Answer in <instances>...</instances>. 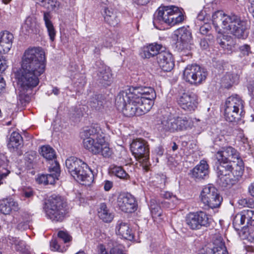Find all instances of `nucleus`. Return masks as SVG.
<instances>
[{
	"instance_id": "nucleus-1",
	"label": "nucleus",
	"mask_w": 254,
	"mask_h": 254,
	"mask_svg": "<svg viewBox=\"0 0 254 254\" xmlns=\"http://www.w3.org/2000/svg\"><path fill=\"white\" fill-rule=\"evenodd\" d=\"M45 52L41 48H29L25 51L22 57L21 73L18 80L20 100L26 101L29 99L26 92L38 84L39 76L45 69Z\"/></svg>"
},
{
	"instance_id": "nucleus-2",
	"label": "nucleus",
	"mask_w": 254,
	"mask_h": 254,
	"mask_svg": "<svg viewBox=\"0 0 254 254\" xmlns=\"http://www.w3.org/2000/svg\"><path fill=\"white\" fill-rule=\"evenodd\" d=\"M156 97V92L151 87L131 86L119 93L115 104L118 108L122 107L124 116H139L150 110Z\"/></svg>"
},
{
	"instance_id": "nucleus-3",
	"label": "nucleus",
	"mask_w": 254,
	"mask_h": 254,
	"mask_svg": "<svg viewBox=\"0 0 254 254\" xmlns=\"http://www.w3.org/2000/svg\"><path fill=\"white\" fill-rule=\"evenodd\" d=\"M213 25L217 30V19L222 21L223 28L227 32L238 39H245L248 36V25L246 20L234 13L225 14L222 11H217L212 16Z\"/></svg>"
},
{
	"instance_id": "nucleus-4",
	"label": "nucleus",
	"mask_w": 254,
	"mask_h": 254,
	"mask_svg": "<svg viewBox=\"0 0 254 254\" xmlns=\"http://www.w3.org/2000/svg\"><path fill=\"white\" fill-rule=\"evenodd\" d=\"M65 166L70 175L85 186H89L94 181V175L88 165L75 157L65 161Z\"/></svg>"
},
{
	"instance_id": "nucleus-5",
	"label": "nucleus",
	"mask_w": 254,
	"mask_h": 254,
	"mask_svg": "<svg viewBox=\"0 0 254 254\" xmlns=\"http://www.w3.org/2000/svg\"><path fill=\"white\" fill-rule=\"evenodd\" d=\"M45 211L47 217L52 221L62 222L68 213L69 207L63 197L54 194L46 201Z\"/></svg>"
},
{
	"instance_id": "nucleus-6",
	"label": "nucleus",
	"mask_w": 254,
	"mask_h": 254,
	"mask_svg": "<svg viewBox=\"0 0 254 254\" xmlns=\"http://www.w3.org/2000/svg\"><path fill=\"white\" fill-rule=\"evenodd\" d=\"M244 101L238 95H233L229 97L226 102L224 109L225 120L232 123L239 121L244 117Z\"/></svg>"
},
{
	"instance_id": "nucleus-7",
	"label": "nucleus",
	"mask_w": 254,
	"mask_h": 254,
	"mask_svg": "<svg viewBox=\"0 0 254 254\" xmlns=\"http://www.w3.org/2000/svg\"><path fill=\"white\" fill-rule=\"evenodd\" d=\"M174 35L177 38L175 50L182 56H191L192 37L189 28L185 27L180 28L175 31Z\"/></svg>"
},
{
	"instance_id": "nucleus-8",
	"label": "nucleus",
	"mask_w": 254,
	"mask_h": 254,
	"mask_svg": "<svg viewBox=\"0 0 254 254\" xmlns=\"http://www.w3.org/2000/svg\"><path fill=\"white\" fill-rule=\"evenodd\" d=\"M130 150L136 159L141 163L143 168L147 171L149 163V147L148 142L142 138H137L130 144Z\"/></svg>"
},
{
	"instance_id": "nucleus-9",
	"label": "nucleus",
	"mask_w": 254,
	"mask_h": 254,
	"mask_svg": "<svg viewBox=\"0 0 254 254\" xmlns=\"http://www.w3.org/2000/svg\"><path fill=\"white\" fill-rule=\"evenodd\" d=\"M83 145L85 149L93 154L101 155L106 158L111 156L112 151L105 138H83Z\"/></svg>"
},
{
	"instance_id": "nucleus-10",
	"label": "nucleus",
	"mask_w": 254,
	"mask_h": 254,
	"mask_svg": "<svg viewBox=\"0 0 254 254\" xmlns=\"http://www.w3.org/2000/svg\"><path fill=\"white\" fill-rule=\"evenodd\" d=\"M215 168L217 174V184L222 188L230 187L236 183L232 174L233 168L230 162L218 161Z\"/></svg>"
},
{
	"instance_id": "nucleus-11",
	"label": "nucleus",
	"mask_w": 254,
	"mask_h": 254,
	"mask_svg": "<svg viewBox=\"0 0 254 254\" xmlns=\"http://www.w3.org/2000/svg\"><path fill=\"white\" fill-rule=\"evenodd\" d=\"M207 76L206 70L196 64L188 65L183 73L184 79L194 85L200 84L206 79Z\"/></svg>"
},
{
	"instance_id": "nucleus-12",
	"label": "nucleus",
	"mask_w": 254,
	"mask_h": 254,
	"mask_svg": "<svg viewBox=\"0 0 254 254\" xmlns=\"http://www.w3.org/2000/svg\"><path fill=\"white\" fill-rule=\"evenodd\" d=\"M200 197L201 201L205 206L212 209L219 207L223 200L218 190L210 185L205 186L203 189Z\"/></svg>"
},
{
	"instance_id": "nucleus-13",
	"label": "nucleus",
	"mask_w": 254,
	"mask_h": 254,
	"mask_svg": "<svg viewBox=\"0 0 254 254\" xmlns=\"http://www.w3.org/2000/svg\"><path fill=\"white\" fill-rule=\"evenodd\" d=\"M186 223L190 229L199 230L202 227H209L211 218L206 212L202 211L190 212L186 217Z\"/></svg>"
},
{
	"instance_id": "nucleus-14",
	"label": "nucleus",
	"mask_w": 254,
	"mask_h": 254,
	"mask_svg": "<svg viewBox=\"0 0 254 254\" xmlns=\"http://www.w3.org/2000/svg\"><path fill=\"white\" fill-rule=\"evenodd\" d=\"M13 35L5 31L0 33V54L7 53L12 47ZM6 61L0 55V72H2L7 68Z\"/></svg>"
},
{
	"instance_id": "nucleus-15",
	"label": "nucleus",
	"mask_w": 254,
	"mask_h": 254,
	"mask_svg": "<svg viewBox=\"0 0 254 254\" xmlns=\"http://www.w3.org/2000/svg\"><path fill=\"white\" fill-rule=\"evenodd\" d=\"M117 206L124 212L132 213L136 210L137 204L132 195L129 193H122L117 198Z\"/></svg>"
},
{
	"instance_id": "nucleus-16",
	"label": "nucleus",
	"mask_w": 254,
	"mask_h": 254,
	"mask_svg": "<svg viewBox=\"0 0 254 254\" xmlns=\"http://www.w3.org/2000/svg\"><path fill=\"white\" fill-rule=\"evenodd\" d=\"M49 174H42L37 179V182L39 184L47 185H54L60 174V165L57 161H55L49 167Z\"/></svg>"
},
{
	"instance_id": "nucleus-17",
	"label": "nucleus",
	"mask_w": 254,
	"mask_h": 254,
	"mask_svg": "<svg viewBox=\"0 0 254 254\" xmlns=\"http://www.w3.org/2000/svg\"><path fill=\"white\" fill-rule=\"evenodd\" d=\"M179 106L187 111H193L197 107V96L192 92H185L181 95L178 99Z\"/></svg>"
},
{
	"instance_id": "nucleus-18",
	"label": "nucleus",
	"mask_w": 254,
	"mask_h": 254,
	"mask_svg": "<svg viewBox=\"0 0 254 254\" xmlns=\"http://www.w3.org/2000/svg\"><path fill=\"white\" fill-rule=\"evenodd\" d=\"M218 161L230 162L240 158L238 151L232 146L222 147L215 154Z\"/></svg>"
},
{
	"instance_id": "nucleus-19",
	"label": "nucleus",
	"mask_w": 254,
	"mask_h": 254,
	"mask_svg": "<svg viewBox=\"0 0 254 254\" xmlns=\"http://www.w3.org/2000/svg\"><path fill=\"white\" fill-rule=\"evenodd\" d=\"M171 10V5H161L156 11L154 14L153 23L164 24L169 26V20Z\"/></svg>"
},
{
	"instance_id": "nucleus-20",
	"label": "nucleus",
	"mask_w": 254,
	"mask_h": 254,
	"mask_svg": "<svg viewBox=\"0 0 254 254\" xmlns=\"http://www.w3.org/2000/svg\"><path fill=\"white\" fill-rule=\"evenodd\" d=\"M160 67L164 71H171L175 66L173 55L170 52L161 51L156 59Z\"/></svg>"
},
{
	"instance_id": "nucleus-21",
	"label": "nucleus",
	"mask_w": 254,
	"mask_h": 254,
	"mask_svg": "<svg viewBox=\"0 0 254 254\" xmlns=\"http://www.w3.org/2000/svg\"><path fill=\"white\" fill-rule=\"evenodd\" d=\"M209 166L204 160H201L199 163L190 170V176L196 180H201L208 177Z\"/></svg>"
},
{
	"instance_id": "nucleus-22",
	"label": "nucleus",
	"mask_w": 254,
	"mask_h": 254,
	"mask_svg": "<svg viewBox=\"0 0 254 254\" xmlns=\"http://www.w3.org/2000/svg\"><path fill=\"white\" fill-rule=\"evenodd\" d=\"M163 47L161 44L156 43H151L144 46L140 53V55L143 59H150L156 57V59L159 54L163 51Z\"/></svg>"
},
{
	"instance_id": "nucleus-23",
	"label": "nucleus",
	"mask_w": 254,
	"mask_h": 254,
	"mask_svg": "<svg viewBox=\"0 0 254 254\" xmlns=\"http://www.w3.org/2000/svg\"><path fill=\"white\" fill-rule=\"evenodd\" d=\"M18 209L17 202L12 198H7L0 200V211L4 215H8L12 211H17Z\"/></svg>"
},
{
	"instance_id": "nucleus-24",
	"label": "nucleus",
	"mask_w": 254,
	"mask_h": 254,
	"mask_svg": "<svg viewBox=\"0 0 254 254\" xmlns=\"http://www.w3.org/2000/svg\"><path fill=\"white\" fill-rule=\"evenodd\" d=\"M98 82L104 86L110 85L112 83V74L109 67L103 66L97 73Z\"/></svg>"
},
{
	"instance_id": "nucleus-25",
	"label": "nucleus",
	"mask_w": 254,
	"mask_h": 254,
	"mask_svg": "<svg viewBox=\"0 0 254 254\" xmlns=\"http://www.w3.org/2000/svg\"><path fill=\"white\" fill-rule=\"evenodd\" d=\"M116 233L125 239L131 241L134 239V235L129 225L125 222L119 221L116 226Z\"/></svg>"
},
{
	"instance_id": "nucleus-26",
	"label": "nucleus",
	"mask_w": 254,
	"mask_h": 254,
	"mask_svg": "<svg viewBox=\"0 0 254 254\" xmlns=\"http://www.w3.org/2000/svg\"><path fill=\"white\" fill-rule=\"evenodd\" d=\"M171 10L170 16L169 26H173L182 23L184 20V10L175 5H171Z\"/></svg>"
},
{
	"instance_id": "nucleus-27",
	"label": "nucleus",
	"mask_w": 254,
	"mask_h": 254,
	"mask_svg": "<svg viewBox=\"0 0 254 254\" xmlns=\"http://www.w3.org/2000/svg\"><path fill=\"white\" fill-rule=\"evenodd\" d=\"M160 130L164 132L176 131V118L170 116H164L159 124Z\"/></svg>"
},
{
	"instance_id": "nucleus-28",
	"label": "nucleus",
	"mask_w": 254,
	"mask_h": 254,
	"mask_svg": "<svg viewBox=\"0 0 254 254\" xmlns=\"http://www.w3.org/2000/svg\"><path fill=\"white\" fill-rule=\"evenodd\" d=\"M239 51L240 62L244 64H249L253 57L251 46L248 44L243 45L239 47Z\"/></svg>"
},
{
	"instance_id": "nucleus-29",
	"label": "nucleus",
	"mask_w": 254,
	"mask_h": 254,
	"mask_svg": "<svg viewBox=\"0 0 254 254\" xmlns=\"http://www.w3.org/2000/svg\"><path fill=\"white\" fill-rule=\"evenodd\" d=\"M81 136L83 138L97 139L99 138H105L101 129L98 127L91 126L89 127H87L81 133Z\"/></svg>"
},
{
	"instance_id": "nucleus-30",
	"label": "nucleus",
	"mask_w": 254,
	"mask_h": 254,
	"mask_svg": "<svg viewBox=\"0 0 254 254\" xmlns=\"http://www.w3.org/2000/svg\"><path fill=\"white\" fill-rule=\"evenodd\" d=\"M230 163L233 168L232 176H233V179H236V183L243 174L244 164L241 157L234 161L230 162Z\"/></svg>"
},
{
	"instance_id": "nucleus-31",
	"label": "nucleus",
	"mask_w": 254,
	"mask_h": 254,
	"mask_svg": "<svg viewBox=\"0 0 254 254\" xmlns=\"http://www.w3.org/2000/svg\"><path fill=\"white\" fill-rule=\"evenodd\" d=\"M103 7V15L104 16L105 21L109 25L115 26L118 25L119 22V19L112 8L109 9L106 6Z\"/></svg>"
},
{
	"instance_id": "nucleus-32",
	"label": "nucleus",
	"mask_w": 254,
	"mask_h": 254,
	"mask_svg": "<svg viewBox=\"0 0 254 254\" xmlns=\"http://www.w3.org/2000/svg\"><path fill=\"white\" fill-rule=\"evenodd\" d=\"M176 118V131H182L191 128L193 125L191 120L187 117H177Z\"/></svg>"
},
{
	"instance_id": "nucleus-33",
	"label": "nucleus",
	"mask_w": 254,
	"mask_h": 254,
	"mask_svg": "<svg viewBox=\"0 0 254 254\" xmlns=\"http://www.w3.org/2000/svg\"><path fill=\"white\" fill-rule=\"evenodd\" d=\"M23 28L28 34H37L39 31V26L34 17H28L25 20Z\"/></svg>"
},
{
	"instance_id": "nucleus-34",
	"label": "nucleus",
	"mask_w": 254,
	"mask_h": 254,
	"mask_svg": "<svg viewBox=\"0 0 254 254\" xmlns=\"http://www.w3.org/2000/svg\"><path fill=\"white\" fill-rule=\"evenodd\" d=\"M209 248L213 250L214 254H228L224 242L221 237H216L213 242V246Z\"/></svg>"
},
{
	"instance_id": "nucleus-35",
	"label": "nucleus",
	"mask_w": 254,
	"mask_h": 254,
	"mask_svg": "<svg viewBox=\"0 0 254 254\" xmlns=\"http://www.w3.org/2000/svg\"><path fill=\"white\" fill-rule=\"evenodd\" d=\"M239 80V75L237 73L227 72L221 79L222 86L226 88H230Z\"/></svg>"
},
{
	"instance_id": "nucleus-36",
	"label": "nucleus",
	"mask_w": 254,
	"mask_h": 254,
	"mask_svg": "<svg viewBox=\"0 0 254 254\" xmlns=\"http://www.w3.org/2000/svg\"><path fill=\"white\" fill-rule=\"evenodd\" d=\"M22 142V137L21 135L15 131L12 132L7 143V147L9 149H18Z\"/></svg>"
},
{
	"instance_id": "nucleus-37",
	"label": "nucleus",
	"mask_w": 254,
	"mask_h": 254,
	"mask_svg": "<svg viewBox=\"0 0 254 254\" xmlns=\"http://www.w3.org/2000/svg\"><path fill=\"white\" fill-rule=\"evenodd\" d=\"M44 20L46 27L47 29L48 35L51 41H54L55 39L56 31L53 26V24L50 19L51 18V14L49 12L44 13Z\"/></svg>"
},
{
	"instance_id": "nucleus-38",
	"label": "nucleus",
	"mask_w": 254,
	"mask_h": 254,
	"mask_svg": "<svg viewBox=\"0 0 254 254\" xmlns=\"http://www.w3.org/2000/svg\"><path fill=\"white\" fill-rule=\"evenodd\" d=\"M104 100L101 94H95L90 99L89 105L91 108L99 111L103 108Z\"/></svg>"
},
{
	"instance_id": "nucleus-39",
	"label": "nucleus",
	"mask_w": 254,
	"mask_h": 254,
	"mask_svg": "<svg viewBox=\"0 0 254 254\" xmlns=\"http://www.w3.org/2000/svg\"><path fill=\"white\" fill-rule=\"evenodd\" d=\"M99 217L105 222H110L113 219V215L109 212L105 203H101L98 211Z\"/></svg>"
},
{
	"instance_id": "nucleus-40",
	"label": "nucleus",
	"mask_w": 254,
	"mask_h": 254,
	"mask_svg": "<svg viewBox=\"0 0 254 254\" xmlns=\"http://www.w3.org/2000/svg\"><path fill=\"white\" fill-rule=\"evenodd\" d=\"M40 154L47 160H53L56 158V152L49 145H44L40 148Z\"/></svg>"
},
{
	"instance_id": "nucleus-41",
	"label": "nucleus",
	"mask_w": 254,
	"mask_h": 254,
	"mask_svg": "<svg viewBox=\"0 0 254 254\" xmlns=\"http://www.w3.org/2000/svg\"><path fill=\"white\" fill-rule=\"evenodd\" d=\"M8 162L6 156L4 154L0 153V181L6 177L10 173L6 169Z\"/></svg>"
},
{
	"instance_id": "nucleus-42",
	"label": "nucleus",
	"mask_w": 254,
	"mask_h": 254,
	"mask_svg": "<svg viewBox=\"0 0 254 254\" xmlns=\"http://www.w3.org/2000/svg\"><path fill=\"white\" fill-rule=\"evenodd\" d=\"M97 249L98 254H108L103 245L100 244L98 246ZM110 253V254H125L124 253L123 246L120 245L114 246L111 249Z\"/></svg>"
},
{
	"instance_id": "nucleus-43",
	"label": "nucleus",
	"mask_w": 254,
	"mask_h": 254,
	"mask_svg": "<svg viewBox=\"0 0 254 254\" xmlns=\"http://www.w3.org/2000/svg\"><path fill=\"white\" fill-rule=\"evenodd\" d=\"M149 207L152 218L154 220L161 216L162 211L157 200L151 199Z\"/></svg>"
},
{
	"instance_id": "nucleus-44",
	"label": "nucleus",
	"mask_w": 254,
	"mask_h": 254,
	"mask_svg": "<svg viewBox=\"0 0 254 254\" xmlns=\"http://www.w3.org/2000/svg\"><path fill=\"white\" fill-rule=\"evenodd\" d=\"M110 171L112 174L120 179L127 180L129 178V175L121 166L111 165L110 168Z\"/></svg>"
},
{
	"instance_id": "nucleus-45",
	"label": "nucleus",
	"mask_w": 254,
	"mask_h": 254,
	"mask_svg": "<svg viewBox=\"0 0 254 254\" xmlns=\"http://www.w3.org/2000/svg\"><path fill=\"white\" fill-rule=\"evenodd\" d=\"M246 219L244 217V215L241 212V213L237 214L234 219L233 221V225L235 229L237 231H239L241 228H244L246 227V225L242 226V225L245 224Z\"/></svg>"
},
{
	"instance_id": "nucleus-46",
	"label": "nucleus",
	"mask_w": 254,
	"mask_h": 254,
	"mask_svg": "<svg viewBox=\"0 0 254 254\" xmlns=\"http://www.w3.org/2000/svg\"><path fill=\"white\" fill-rule=\"evenodd\" d=\"M50 10L56 11L59 9L60 3L57 0H46L41 4Z\"/></svg>"
},
{
	"instance_id": "nucleus-47",
	"label": "nucleus",
	"mask_w": 254,
	"mask_h": 254,
	"mask_svg": "<svg viewBox=\"0 0 254 254\" xmlns=\"http://www.w3.org/2000/svg\"><path fill=\"white\" fill-rule=\"evenodd\" d=\"M244 217L246 221V226L249 228V225L251 221H254V210L251 209L244 210L242 211Z\"/></svg>"
},
{
	"instance_id": "nucleus-48",
	"label": "nucleus",
	"mask_w": 254,
	"mask_h": 254,
	"mask_svg": "<svg viewBox=\"0 0 254 254\" xmlns=\"http://www.w3.org/2000/svg\"><path fill=\"white\" fill-rule=\"evenodd\" d=\"M12 244L14 245V248L17 252L23 253L25 250V243L18 239L15 238H13Z\"/></svg>"
},
{
	"instance_id": "nucleus-49",
	"label": "nucleus",
	"mask_w": 254,
	"mask_h": 254,
	"mask_svg": "<svg viewBox=\"0 0 254 254\" xmlns=\"http://www.w3.org/2000/svg\"><path fill=\"white\" fill-rule=\"evenodd\" d=\"M228 39H230L231 37L223 35L222 38H217V41L222 48L228 49L229 48L228 47L230 46V43Z\"/></svg>"
},
{
	"instance_id": "nucleus-50",
	"label": "nucleus",
	"mask_w": 254,
	"mask_h": 254,
	"mask_svg": "<svg viewBox=\"0 0 254 254\" xmlns=\"http://www.w3.org/2000/svg\"><path fill=\"white\" fill-rule=\"evenodd\" d=\"M58 237L64 243L70 242L72 239L71 236L66 231H60L58 233Z\"/></svg>"
},
{
	"instance_id": "nucleus-51",
	"label": "nucleus",
	"mask_w": 254,
	"mask_h": 254,
	"mask_svg": "<svg viewBox=\"0 0 254 254\" xmlns=\"http://www.w3.org/2000/svg\"><path fill=\"white\" fill-rule=\"evenodd\" d=\"M35 158V153L28 154L25 157L26 164L28 169H31L33 167Z\"/></svg>"
},
{
	"instance_id": "nucleus-52",
	"label": "nucleus",
	"mask_w": 254,
	"mask_h": 254,
	"mask_svg": "<svg viewBox=\"0 0 254 254\" xmlns=\"http://www.w3.org/2000/svg\"><path fill=\"white\" fill-rule=\"evenodd\" d=\"M50 247L52 251H59L60 249V246L58 244V242L57 239H53L50 242Z\"/></svg>"
},
{
	"instance_id": "nucleus-53",
	"label": "nucleus",
	"mask_w": 254,
	"mask_h": 254,
	"mask_svg": "<svg viewBox=\"0 0 254 254\" xmlns=\"http://www.w3.org/2000/svg\"><path fill=\"white\" fill-rule=\"evenodd\" d=\"M197 254H214L213 250L209 248V246H205L201 249Z\"/></svg>"
},
{
	"instance_id": "nucleus-54",
	"label": "nucleus",
	"mask_w": 254,
	"mask_h": 254,
	"mask_svg": "<svg viewBox=\"0 0 254 254\" xmlns=\"http://www.w3.org/2000/svg\"><path fill=\"white\" fill-rule=\"evenodd\" d=\"M23 196L27 198H30L33 196L34 192L31 189H27L23 190Z\"/></svg>"
},
{
	"instance_id": "nucleus-55",
	"label": "nucleus",
	"mask_w": 254,
	"mask_h": 254,
	"mask_svg": "<svg viewBox=\"0 0 254 254\" xmlns=\"http://www.w3.org/2000/svg\"><path fill=\"white\" fill-rule=\"evenodd\" d=\"M210 29V26L208 24H205L200 27L199 31L201 34L206 35L209 31Z\"/></svg>"
},
{
	"instance_id": "nucleus-56",
	"label": "nucleus",
	"mask_w": 254,
	"mask_h": 254,
	"mask_svg": "<svg viewBox=\"0 0 254 254\" xmlns=\"http://www.w3.org/2000/svg\"><path fill=\"white\" fill-rule=\"evenodd\" d=\"M29 228L28 223L26 222H21L17 225V229L19 230H24Z\"/></svg>"
},
{
	"instance_id": "nucleus-57",
	"label": "nucleus",
	"mask_w": 254,
	"mask_h": 254,
	"mask_svg": "<svg viewBox=\"0 0 254 254\" xmlns=\"http://www.w3.org/2000/svg\"><path fill=\"white\" fill-rule=\"evenodd\" d=\"M156 252L158 254H169V251L164 247L159 246V248H157L156 250Z\"/></svg>"
},
{
	"instance_id": "nucleus-58",
	"label": "nucleus",
	"mask_w": 254,
	"mask_h": 254,
	"mask_svg": "<svg viewBox=\"0 0 254 254\" xmlns=\"http://www.w3.org/2000/svg\"><path fill=\"white\" fill-rule=\"evenodd\" d=\"M249 94L254 98V81H253L248 86Z\"/></svg>"
},
{
	"instance_id": "nucleus-59",
	"label": "nucleus",
	"mask_w": 254,
	"mask_h": 254,
	"mask_svg": "<svg viewBox=\"0 0 254 254\" xmlns=\"http://www.w3.org/2000/svg\"><path fill=\"white\" fill-rule=\"evenodd\" d=\"M158 203L163 208H169L170 207V203L168 201L166 200H158Z\"/></svg>"
},
{
	"instance_id": "nucleus-60",
	"label": "nucleus",
	"mask_w": 254,
	"mask_h": 254,
	"mask_svg": "<svg viewBox=\"0 0 254 254\" xmlns=\"http://www.w3.org/2000/svg\"><path fill=\"white\" fill-rule=\"evenodd\" d=\"M113 187V183L110 181H106L104 184V190L106 191L110 190L111 188Z\"/></svg>"
},
{
	"instance_id": "nucleus-61",
	"label": "nucleus",
	"mask_w": 254,
	"mask_h": 254,
	"mask_svg": "<svg viewBox=\"0 0 254 254\" xmlns=\"http://www.w3.org/2000/svg\"><path fill=\"white\" fill-rule=\"evenodd\" d=\"M164 149L161 146H158L155 148V152L158 156H162L164 153Z\"/></svg>"
},
{
	"instance_id": "nucleus-62",
	"label": "nucleus",
	"mask_w": 254,
	"mask_h": 254,
	"mask_svg": "<svg viewBox=\"0 0 254 254\" xmlns=\"http://www.w3.org/2000/svg\"><path fill=\"white\" fill-rule=\"evenodd\" d=\"M239 204L241 205H243L244 206H247L249 207H252L253 205H254V204H251L249 203L248 200L247 199H241L239 200Z\"/></svg>"
},
{
	"instance_id": "nucleus-63",
	"label": "nucleus",
	"mask_w": 254,
	"mask_h": 254,
	"mask_svg": "<svg viewBox=\"0 0 254 254\" xmlns=\"http://www.w3.org/2000/svg\"><path fill=\"white\" fill-rule=\"evenodd\" d=\"M200 46L202 49H206L208 47V44L206 40L203 39H201L200 41Z\"/></svg>"
},
{
	"instance_id": "nucleus-64",
	"label": "nucleus",
	"mask_w": 254,
	"mask_h": 254,
	"mask_svg": "<svg viewBox=\"0 0 254 254\" xmlns=\"http://www.w3.org/2000/svg\"><path fill=\"white\" fill-rule=\"evenodd\" d=\"M249 1L251 4V5L249 7V9L250 13L252 14L253 17L254 18V0H249Z\"/></svg>"
}]
</instances>
